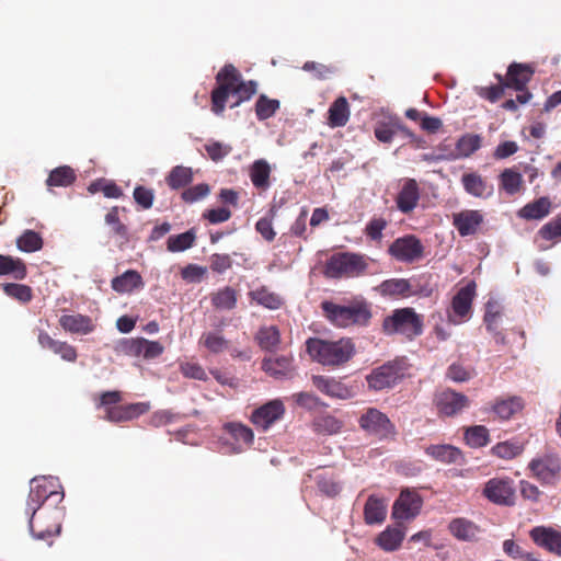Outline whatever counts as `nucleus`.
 I'll return each instance as SVG.
<instances>
[{"mask_svg":"<svg viewBox=\"0 0 561 561\" xmlns=\"http://www.w3.org/2000/svg\"><path fill=\"white\" fill-rule=\"evenodd\" d=\"M434 403L440 416L450 417L467 409L470 400L463 393L445 389L435 396Z\"/></svg>","mask_w":561,"mask_h":561,"instance_id":"12","label":"nucleus"},{"mask_svg":"<svg viewBox=\"0 0 561 561\" xmlns=\"http://www.w3.org/2000/svg\"><path fill=\"white\" fill-rule=\"evenodd\" d=\"M149 409L150 405L146 402L108 407L104 419L114 423L127 422L147 413Z\"/></svg>","mask_w":561,"mask_h":561,"instance_id":"16","label":"nucleus"},{"mask_svg":"<svg viewBox=\"0 0 561 561\" xmlns=\"http://www.w3.org/2000/svg\"><path fill=\"white\" fill-rule=\"evenodd\" d=\"M314 480H316L318 490L327 496L334 497L342 490V486L340 484L337 477L332 472H328V471L318 472L314 476Z\"/></svg>","mask_w":561,"mask_h":561,"instance_id":"36","label":"nucleus"},{"mask_svg":"<svg viewBox=\"0 0 561 561\" xmlns=\"http://www.w3.org/2000/svg\"><path fill=\"white\" fill-rule=\"evenodd\" d=\"M44 241L42 236L31 229L25 230L18 239L16 247L20 251L33 253L43 249Z\"/></svg>","mask_w":561,"mask_h":561,"instance_id":"41","label":"nucleus"},{"mask_svg":"<svg viewBox=\"0 0 561 561\" xmlns=\"http://www.w3.org/2000/svg\"><path fill=\"white\" fill-rule=\"evenodd\" d=\"M196 240V232L194 229H190L180 234L170 236L167 240V249L170 252H183L191 249Z\"/></svg>","mask_w":561,"mask_h":561,"instance_id":"39","label":"nucleus"},{"mask_svg":"<svg viewBox=\"0 0 561 561\" xmlns=\"http://www.w3.org/2000/svg\"><path fill=\"white\" fill-rule=\"evenodd\" d=\"M388 252L399 262L412 263L423 256L424 247L415 236L407 234L396 239L390 244Z\"/></svg>","mask_w":561,"mask_h":561,"instance_id":"11","label":"nucleus"},{"mask_svg":"<svg viewBox=\"0 0 561 561\" xmlns=\"http://www.w3.org/2000/svg\"><path fill=\"white\" fill-rule=\"evenodd\" d=\"M495 77L499 80V84L483 87L479 91V95L481 98H483L492 103L500 100L504 95L505 89L507 88V85H505V80L501 75H496Z\"/></svg>","mask_w":561,"mask_h":561,"instance_id":"57","label":"nucleus"},{"mask_svg":"<svg viewBox=\"0 0 561 561\" xmlns=\"http://www.w3.org/2000/svg\"><path fill=\"white\" fill-rule=\"evenodd\" d=\"M343 423L332 415H321L313 421V428L318 434L333 435L341 431Z\"/></svg>","mask_w":561,"mask_h":561,"instance_id":"50","label":"nucleus"},{"mask_svg":"<svg viewBox=\"0 0 561 561\" xmlns=\"http://www.w3.org/2000/svg\"><path fill=\"white\" fill-rule=\"evenodd\" d=\"M534 73L535 70L530 65L513 62L508 66L506 77L504 78L505 85L520 92L516 98V101L520 104H526L533 96L527 89V84Z\"/></svg>","mask_w":561,"mask_h":561,"instance_id":"8","label":"nucleus"},{"mask_svg":"<svg viewBox=\"0 0 561 561\" xmlns=\"http://www.w3.org/2000/svg\"><path fill=\"white\" fill-rule=\"evenodd\" d=\"M502 313L500 310V306L495 301H488L485 305V313H484V323L488 331L494 333L496 337L501 341L504 340V336L499 332L500 322H501Z\"/></svg>","mask_w":561,"mask_h":561,"instance_id":"42","label":"nucleus"},{"mask_svg":"<svg viewBox=\"0 0 561 561\" xmlns=\"http://www.w3.org/2000/svg\"><path fill=\"white\" fill-rule=\"evenodd\" d=\"M425 454L433 459L444 463H458L463 459L459 448L453 445H430L425 448Z\"/></svg>","mask_w":561,"mask_h":561,"instance_id":"30","label":"nucleus"},{"mask_svg":"<svg viewBox=\"0 0 561 561\" xmlns=\"http://www.w3.org/2000/svg\"><path fill=\"white\" fill-rule=\"evenodd\" d=\"M224 431L234 440L236 447L234 451L240 453L245 447L252 445L254 439L253 431L240 423V422H229L224 425Z\"/></svg>","mask_w":561,"mask_h":561,"instance_id":"22","label":"nucleus"},{"mask_svg":"<svg viewBox=\"0 0 561 561\" xmlns=\"http://www.w3.org/2000/svg\"><path fill=\"white\" fill-rule=\"evenodd\" d=\"M481 146V138L478 135L468 134L462 136L457 142V149L462 156H470Z\"/></svg>","mask_w":561,"mask_h":561,"instance_id":"58","label":"nucleus"},{"mask_svg":"<svg viewBox=\"0 0 561 561\" xmlns=\"http://www.w3.org/2000/svg\"><path fill=\"white\" fill-rule=\"evenodd\" d=\"M77 180L76 171L69 165H61L50 171L46 185L51 187H68Z\"/></svg>","mask_w":561,"mask_h":561,"instance_id":"33","label":"nucleus"},{"mask_svg":"<svg viewBox=\"0 0 561 561\" xmlns=\"http://www.w3.org/2000/svg\"><path fill=\"white\" fill-rule=\"evenodd\" d=\"M324 317L337 328L366 327L371 319L370 305L364 298H354L346 305L323 301Z\"/></svg>","mask_w":561,"mask_h":561,"instance_id":"3","label":"nucleus"},{"mask_svg":"<svg viewBox=\"0 0 561 561\" xmlns=\"http://www.w3.org/2000/svg\"><path fill=\"white\" fill-rule=\"evenodd\" d=\"M387 504L376 495H369L364 506V520L367 525L381 524L386 519Z\"/></svg>","mask_w":561,"mask_h":561,"instance_id":"31","label":"nucleus"},{"mask_svg":"<svg viewBox=\"0 0 561 561\" xmlns=\"http://www.w3.org/2000/svg\"><path fill=\"white\" fill-rule=\"evenodd\" d=\"M180 371L185 378L196 379V380H207V374L205 369L198 363H182L180 365Z\"/></svg>","mask_w":561,"mask_h":561,"instance_id":"60","label":"nucleus"},{"mask_svg":"<svg viewBox=\"0 0 561 561\" xmlns=\"http://www.w3.org/2000/svg\"><path fill=\"white\" fill-rule=\"evenodd\" d=\"M350 104L345 96H339L328 110V125L332 128L343 127L350 119Z\"/></svg>","mask_w":561,"mask_h":561,"instance_id":"28","label":"nucleus"},{"mask_svg":"<svg viewBox=\"0 0 561 561\" xmlns=\"http://www.w3.org/2000/svg\"><path fill=\"white\" fill-rule=\"evenodd\" d=\"M423 505L421 495L415 491L403 490L392 507V517L397 520L415 518Z\"/></svg>","mask_w":561,"mask_h":561,"instance_id":"13","label":"nucleus"},{"mask_svg":"<svg viewBox=\"0 0 561 561\" xmlns=\"http://www.w3.org/2000/svg\"><path fill=\"white\" fill-rule=\"evenodd\" d=\"M205 150L208 157L213 161L217 162L227 157L231 152L232 148L231 146L222 144L220 141H209L208 144L205 145Z\"/></svg>","mask_w":561,"mask_h":561,"instance_id":"59","label":"nucleus"},{"mask_svg":"<svg viewBox=\"0 0 561 561\" xmlns=\"http://www.w3.org/2000/svg\"><path fill=\"white\" fill-rule=\"evenodd\" d=\"M533 541L549 552L561 557V533L545 526H537L529 533Z\"/></svg>","mask_w":561,"mask_h":561,"instance_id":"17","label":"nucleus"},{"mask_svg":"<svg viewBox=\"0 0 561 561\" xmlns=\"http://www.w3.org/2000/svg\"><path fill=\"white\" fill-rule=\"evenodd\" d=\"M523 186V176L514 169H505L500 174V187L508 195L517 194Z\"/></svg>","mask_w":561,"mask_h":561,"instance_id":"43","label":"nucleus"},{"mask_svg":"<svg viewBox=\"0 0 561 561\" xmlns=\"http://www.w3.org/2000/svg\"><path fill=\"white\" fill-rule=\"evenodd\" d=\"M280 417V400H271L256 408L250 417L252 424L262 431H267Z\"/></svg>","mask_w":561,"mask_h":561,"instance_id":"14","label":"nucleus"},{"mask_svg":"<svg viewBox=\"0 0 561 561\" xmlns=\"http://www.w3.org/2000/svg\"><path fill=\"white\" fill-rule=\"evenodd\" d=\"M312 383L319 391L331 398L345 400L354 396L350 387L332 377L313 376Z\"/></svg>","mask_w":561,"mask_h":561,"instance_id":"18","label":"nucleus"},{"mask_svg":"<svg viewBox=\"0 0 561 561\" xmlns=\"http://www.w3.org/2000/svg\"><path fill=\"white\" fill-rule=\"evenodd\" d=\"M211 304L217 309L231 310L237 305V291L226 286L213 295Z\"/></svg>","mask_w":561,"mask_h":561,"instance_id":"48","label":"nucleus"},{"mask_svg":"<svg viewBox=\"0 0 561 561\" xmlns=\"http://www.w3.org/2000/svg\"><path fill=\"white\" fill-rule=\"evenodd\" d=\"M523 409V401L518 397H512L504 400H499L493 405V411L501 417L502 420H508L515 413L519 412Z\"/></svg>","mask_w":561,"mask_h":561,"instance_id":"46","label":"nucleus"},{"mask_svg":"<svg viewBox=\"0 0 561 561\" xmlns=\"http://www.w3.org/2000/svg\"><path fill=\"white\" fill-rule=\"evenodd\" d=\"M370 259L354 252L333 254L325 264V275L332 278H354L366 274Z\"/></svg>","mask_w":561,"mask_h":561,"instance_id":"5","label":"nucleus"},{"mask_svg":"<svg viewBox=\"0 0 561 561\" xmlns=\"http://www.w3.org/2000/svg\"><path fill=\"white\" fill-rule=\"evenodd\" d=\"M448 530L455 538L462 541H474L480 533L479 526L465 517L454 518L448 525Z\"/></svg>","mask_w":561,"mask_h":561,"instance_id":"26","label":"nucleus"},{"mask_svg":"<svg viewBox=\"0 0 561 561\" xmlns=\"http://www.w3.org/2000/svg\"><path fill=\"white\" fill-rule=\"evenodd\" d=\"M374 134L380 142H391L396 135L394 117L378 122L375 126Z\"/></svg>","mask_w":561,"mask_h":561,"instance_id":"55","label":"nucleus"},{"mask_svg":"<svg viewBox=\"0 0 561 561\" xmlns=\"http://www.w3.org/2000/svg\"><path fill=\"white\" fill-rule=\"evenodd\" d=\"M62 499V488L57 479L51 477L32 479L26 503V514L31 515L28 527L34 538L45 540L60 533V524L55 523L44 528L35 522V514L45 501L54 500L56 503H59Z\"/></svg>","mask_w":561,"mask_h":561,"instance_id":"2","label":"nucleus"},{"mask_svg":"<svg viewBox=\"0 0 561 561\" xmlns=\"http://www.w3.org/2000/svg\"><path fill=\"white\" fill-rule=\"evenodd\" d=\"M360 428L379 438H388L396 434L390 419L376 408H368L358 420Z\"/></svg>","mask_w":561,"mask_h":561,"instance_id":"9","label":"nucleus"},{"mask_svg":"<svg viewBox=\"0 0 561 561\" xmlns=\"http://www.w3.org/2000/svg\"><path fill=\"white\" fill-rule=\"evenodd\" d=\"M404 537L405 531L403 528L388 526L377 536L375 542L383 551L391 552L401 547Z\"/></svg>","mask_w":561,"mask_h":561,"instance_id":"29","label":"nucleus"},{"mask_svg":"<svg viewBox=\"0 0 561 561\" xmlns=\"http://www.w3.org/2000/svg\"><path fill=\"white\" fill-rule=\"evenodd\" d=\"M271 168L264 160H256L250 168V179L259 190H266L270 185Z\"/></svg>","mask_w":561,"mask_h":561,"instance_id":"40","label":"nucleus"},{"mask_svg":"<svg viewBox=\"0 0 561 561\" xmlns=\"http://www.w3.org/2000/svg\"><path fill=\"white\" fill-rule=\"evenodd\" d=\"M465 191L476 197H486L491 194V187L488 186L484 179L477 173H465L461 178Z\"/></svg>","mask_w":561,"mask_h":561,"instance_id":"35","label":"nucleus"},{"mask_svg":"<svg viewBox=\"0 0 561 561\" xmlns=\"http://www.w3.org/2000/svg\"><path fill=\"white\" fill-rule=\"evenodd\" d=\"M105 222L111 227L112 232L116 237L124 241L128 240V228L119 220L117 206L112 207L105 215Z\"/></svg>","mask_w":561,"mask_h":561,"instance_id":"54","label":"nucleus"},{"mask_svg":"<svg viewBox=\"0 0 561 561\" xmlns=\"http://www.w3.org/2000/svg\"><path fill=\"white\" fill-rule=\"evenodd\" d=\"M524 450V445L517 440L500 442L491 448V454L501 459H513Z\"/></svg>","mask_w":561,"mask_h":561,"instance_id":"44","label":"nucleus"},{"mask_svg":"<svg viewBox=\"0 0 561 561\" xmlns=\"http://www.w3.org/2000/svg\"><path fill=\"white\" fill-rule=\"evenodd\" d=\"M37 341L42 348L49 350L65 362L75 363L78 358V352L73 345L53 339L46 331L38 332Z\"/></svg>","mask_w":561,"mask_h":561,"instance_id":"15","label":"nucleus"},{"mask_svg":"<svg viewBox=\"0 0 561 561\" xmlns=\"http://www.w3.org/2000/svg\"><path fill=\"white\" fill-rule=\"evenodd\" d=\"M403 376V369L398 362H388L371 370L366 380L370 389L380 391L396 386Z\"/></svg>","mask_w":561,"mask_h":561,"instance_id":"10","label":"nucleus"},{"mask_svg":"<svg viewBox=\"0 0 561 561\" xmlns=\"http://www.w3.org/2000/svg\"><path fill=\"white\" fill-rule=\"evenodd\" d=\"M376 289L381 296L408 298L411 286L409 279L389 278L383 280Z\"/></svg>","mask_w":561,"mask_h":561,"instance_id":"34","label":"nucleus"},{"mask_svg":"<svg viewBox=\"0 0 561 561\" xmlns=\"http://www.w3.org/2000/svg\"><path fill=\"white\" fill-rule=\"evenodd\" d=\"M529 469L543 483L552 482L561 470L559 458L547 456L539 459H534L529 463Z\"/></svg>","mask_w":561,"mask_h":561,"instance_id":"20","label":"nucleus"},{"mask_svg":"<svg viewBox=\"0 0 561 561\" xmlns=\"http://www.w3.org/2000/svg\"><path fill=\"white\" fill-rule=\"evenodd\" d=\"M482 495L493 504L513 506L516 500L514 481L508 477L492 478L485 482Z\"/></svg>","mask_w":561,"mask_h":561,"instance_id":"7","label":"nucleus"},{"mask_svg":"<svg viewBox=\"0 0 561 561\" xmlns=\"http://www.w3.org/2000/svg\"><path fill=\"white\" fill-rule=\"evenodd\" d=\"M463 438L471 448H481L490 443L489 430L483 425H473L465 430Z\"/></svg>","mask_w":561,"mask_h":561,"instance_id":"38","label":"nucleus"},{"mask_svg":"<svg viewBox=\"0 0 561 561\" xmlns=\"http://www.w3.org/2000/svg\"><path fill=\"white\" fill-rule=\"evenodd\" d=\"M216 88L211 91V112L221 116L229 96L234 99L230 107L250 100L256 93L255 81H243L240 71L231 64L225 65L216 75Z\"/></svg>","mask_w":561,"mask_h":561,"instance_id":"1","label":"nucleus"},{"mask_svg":"<svg viewBox=\"0 0 561 561\" xmlns=\"http://www.w3.org/2000/svg\"><path fill=\"white\" fill-rule=\"evenodd\" d=\"M420 199V191L415 180H408L397 196V206L400 211L408 214L412 211Z\"/></svg>","mask_w":561,"mask_h":561,"instance_id":"25","label":"nucleus"},{"mask_svg":"<svg viewBox=\"0 0 561 561\" xmlns=\"http://www.w3.org/2000/svg\"><path fill=\"white\" fill-rule=\"evenodd\" d=\"M476 296V283L470 282L466 286L461 287L454 296L451 301V308L454 313L460 319L467 318L472 308V301Z\"/></svg>","mask_w":561,"mask_h":561,"instance_id":"21","label":"nucleus"},{"mask_svg":"<svg viewBox=\"0 0 561 561\" xmlns=\"http://www.w3.org/2000/svg\"><path fill=\"white\" fill-rule=\"evenodd\" d=\"M409 280L411 286V289L409 290V297H430L433 294L434 289L431 284V275L423 274Z\"/></svg>","mask_w":561,"mask_h":561,"instance_id":"51","label":"nucleus"},{"mask_svg":"<svg viewBox=\"0 0 561 561\" xmlns=\"http://www.w3.org/2000/svg\"><path fill=\"white\" fill-rule=\"evenodd\" d=\"M3 291L9 297H11L22 304H26V302L31 301L33 298L32 288L24 284H16V283L3 284Z\"/></svg>","mask_w":561,"mask_h":561,"instance_id":"52","label":"nucleus"},{"mask_svg":"<svg viewBox=\"0 0 561 561\" xmlns=\"http://www.w3.org/2000/svg\"><path fill=\"white\" fill-rule=\"evenodd\" d=\"M144 337L125 339L121 342V351L128 356L142 357Z\"/></svg>","mask_w":561,"mask_h":561,"instance_id":"63","label":"nucleus"},{"mask_svg":"<svg viewBox=\"0 0 561 561\" xmlns=\"http://www.w3.org/2000/svg\"><path fill=\"white\" fill-rule=\"evenodd\" d=\"M306 348L314 362L331 367L344 365L355 354V345L350 337L337 341L310 337L306 342Z\"/></svg>","mask_w":561,"mask_h":561,"instance_id":"4","label":"nucleus"},{"mask_svg":"<svg viewBox=\"0 0 561 561\" xmlns=\"http://www.w3.org/2000/svg\"><path fill=\"white\" fill-rule=\"evenodd\" d=\"M59 324L65 331L76 334H89L95 329L92 319L80 313L61 316Z\"/></svg>","mask_w":561,"mask_h":561,"instance_id":"24","label":"nucleus"},{"mask_svg":"<svg viewBox=\"0 0 561 561\" xmlns=\"http://www.w3.org/2000/svg\"><path fill=\"white\" fill-rule=\"evenodd\" d=\"M193 181L192 168L176 165L171 169L165 178V182L171 190H180L187 186Z\"/></svg>","mask_w":561,"mask_h":561,"instance_id":"37","label":"nucleus"},{"mask_svg":"<svg viewBox=\"0 0 561 561\" xmlns=\"http://www.w3.org/2000/svg\"><path fill=\"white\" fill-rule=\"evenodd\" d=\"M252 302L261 305L268 309H277L280 306V299L266 287H261L249 293Z\"/></svg>","mask_w":561,"mask_h":561,"instance_id":"49","label":"nucleus"},{"mask_svg":"<svg viewBox=\"0 0 561 561\" xmlns=\"http://www.w3.org/2000/svg\"><path fill=\"white\" fill-rule=\"evenodd\" d=\"M552 203L548 196L539 197L527 203L518 211L517 216L526 220H540L551 213Z\"/></svg>","mask_w":561,"mask_h":561,"instance_id":"23","label":"nucleus"},{"mask_svg":"<svg viewBox=\"0 0 561 561\" xmlns=\"http://www.w3.org/2000/svg\"><path fill=\"white\" fill-rule=\"evenodd\" d=\"M111 287L118 294H129L135 289L142 288L144 282L137 271L128 270L122 275L114 277L111 282Z\"/></svg>","mask_w":561,"mask_h":561,"instance_id":"27","label":"nucleus"},{"mask_svg":"<svg viewBox=\"0 0 561 561\" xmlns=\"http://www.w3.org/2000/svg\"><path fill=\"white\" fill-rule=\"evenodd\" d=\"M5 275L23 280L27 275L26 264L20 257L0 254V276Z\"/></svg>","mask_w":561,"mask_h":561,"instance_id":"32","label":"nucleus"},{"mask_svg":"<svg viewBox=\"0 0 561 561\" xmlns=\"http://www.w3.org/2000/svg\"><path fill=\"white\" fill-rule=\"evenodd\" d=\"M259 345L265 351H274L279 342V332L276 325L263 327L255 336Z\"/></svg>","mask_w":561,"mask_h":561,"instance_id":"47","label":"nucleus"},{"mask_svg":"<svg viewBox=\"0 0 561 561\" xmlns=\"http://www.w3.org/2000/svg\"><path fill=\"white\" fill-rule=\"evenodd\" d=\"M537 238L553 243L561 240V216H557L547 224H545L537 232Z\"/></svg>","mask_w":561,"mask_h":561,"instance_id":"53","label":"nucleus"},{"mask_svg":"<svg viewBox=\"0 0 561 561\" xmlns=\"http://www.w3.org/2000/svg\"><path fill=\"white\" fill-rule=\"evenodd\" d=\"M210 193V187L206 183H199L194 186L185 188L181 197L187 204H193L205 198Z\"/></svg>","mask_w":561,"mask_h":561,"instance_id":"56","label":"nucleus"},{"mask_svg":"<svg viewBox=\"0 0 561 561\" xmlns=\"http://www.w3.org/2000/svg\"><path fill=\"white\" fill-rule=\"evenodd\" d=\"M278 107V101L268 100L264 95H261L256 102L255 111L260 119H265L272 116Z\"/></svg>","mask_w":561,"mask_h":561,"instance_id":"61","label":"nucleus"},{"mask_svg":"<svg viewBox=\"0 0 561 561\" xmlns=\"http://www.w3.org/2000/svg\"><path fill=\"white\" fill-rule=\"evenodd\" d=\"M199 344L214 354L221 353L229 346V342L218 331L204 332L199 339Z\"/></svg>","mask_w":561,"mask_h":561,"instance_id":"45","label":"nucleus"},{"mask_svg":"<svg viewBox=\"0 0 561 561\" xmlns=\"http://www.w3.org/2000/svg\"><path fill=\"white\" fill-rule=\"evenodd\" d=\"M382 331L387 335L402 334L413 340L423 332V317L410 307L396 309L383 319Z\"/></svg>","mask_w":561,"mask_h":561,"instance_id":"6","label":"nucleus"},{"mask_svg":"<svg viewBox=\"0 0 561 561\" xmlns=\"http://www.w3.org/2000/svg\"><path fill=\"white\" fill-rule=\"evenodd\" d=\"M207 270L204 266L197 264H188L181 270V276L188 283H198L202 280Z\"/></svg>","mask_w":561,"mask_h":561,"instance_id":"64","label":"nucleus"},{"mask_svg":"<svg viewBox=\"0 0 561 561\" xmlns=\"http://www.w3.org/2000/svg\"><path fill=\"white\" fill-rule=\"evenodd\" d=\"M135 202L144 209L151 208L154 198V192L145 186H136L133 193Z\"/></svg>","mask_w":561,"mask_h":561,"instance_id":"62","label":"nucleus"},{"mask_svg":"<svg viewBox=\"0 0 561 561\" xmlns=\"http://www.w3.org/2000/svg\"><path fill=\"white\" fill-rule=\"evenodd\" d=\"M483 219L480 210L466 209L454 214L453 225L461 237H467L477 233Z\"/></svg>","mask_w":561,"mask_h":561,"instance_id":"19","label":"nucleus"}]
</instances>
